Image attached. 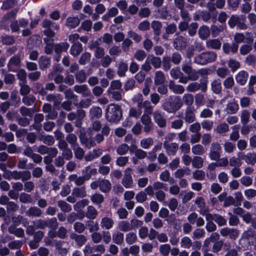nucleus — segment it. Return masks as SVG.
<instances>
[{
  "label": "nucleus",
  "mask_w": 256,
  "mask_h": 256,
  "mask_svg": "<svg viewBox=\"0 0 256 256\" xmlns=\"http://www.w3.org/2000/svg\"><path fill=\"white\" fill-rule=\"evenodd\" d=\"M154 122L160 128L166 126V120L164 117V113L160 110H156L153 114Z\"/></svg>",
  "instance_id": "1a4fd4ad"
},
{
  "label": "nucleus",
  "mask_w": 256,
  "mask_h": 256,
  "mask_svg": "<svg viewBox=\"0 0 256 256\" xmlns=\"http://www.w3.org/2000/svg\"><path fill=\"white\" fill-rule=\"evenodd\" d=\"M50 59L46 56H42L39 60L40 68L42 70H44L48 68L50 66Z\"/></svg>",
  "instance_id": "3c124183"
},
{
  "label": "nucleus",
  "mask_w": 256,
  "mask_h": 256,
  "mask_svg": "<svg viewBox=\"0 0 256 256\" xmlns=\"http://www.w3.org/2000/svg\"><path fill=\"white\" fill-rule=\"evenodd\" d=\"M42 26L46 28L44 32V34L49 38H52L55 35V33L50 29L51 27L54 28L56 30L59 28L58 25L46 19L42 22Z\"/></svg>",
  "instance_id": "423d86ee"
},
{
  "label": "nucleus",
  "mask_w": 256,
  "mask_h": 256,
  "mask_svg": "<svg viewBox=\"0 0 256 256\" xmlns=\"http://www.w3.org/2000/svg\"><path fill=\"white\" fill-rule=\"evenodd\" d=\"M106 118L110 122L120 120L122 112L119 106L114 104H110L106 110Z\"/></svg>",
  "instance_id": "f03ea898"
},
{
  "label": "nucleus",
  "mask_w": 256,
  "mask_h": 256,
  "mask_svg": "<svg viewBox=\"0 0 256 256\" xmlns=\"http://www.w3.org/2000/svg\"><path fill=\"white\" fill-rule=\"evenodd\" d=\"M89 201L87 199H83L78 202L74 206V208L76 211H78L88 204Z\"/></svg>",
  "instance_id": "338daca9"
},
{
  "label": "nucleus",
  "mask_w": 256,
  "mask_h": 256,
  "mask_svg": "<svg viewBox=\"0 0 256 256\" xmlns=\"http://www.w3.org/2000/svg\"><path fill=\"white\" fill-rule=\"evenodd\" d=\"M168 88L174 94H182L184 92V88L182 86L176 84L172 80L169 82Z\"/></svg>",
  "instance_id": "dca6fc26"
},
{
  "label": "nucleus",
  "mask_w": 256,
  "mask_h": 256,
  "mask_svg": "<svg viewBox=\"0 0 256 256\" xmlns=\"http://www.w3.org/2000/svg\"><path fill=\"white\" fill-rule=\"evenodd\" d=\"M100 40L108 46L110 45L113 42L112 36L108 33L104 34Z\"/></svg>",
  "instance_id": "e2e57ef3"
},
{
  "label": "nucleus",
  "mask_w": 256,
  "mask_h": 256,
  "mask_svg": "<svg viewBox=\"0 0 256 256\" xmlns=\"http://www.w3.org/2000/svg\"><path fill=\"white\" fill-rule=\"evenodd\" d=\"M26 214L28 216L40 217L42 214L40 209L36 206H32L26 210Z\"/></svg>",
  "instance_id": "bb28decb"
},
{
  "label": "nucleus",
  "mask_w": 256,
  "mask_h": 256,
  "mask_svg": "<svg viewBox=\"0 0 256 256\" xmlns=\"http://www.w3.org/2000/svg\"><path fill=\"white\" fill-rule=\"evenodd\" d=\"M82 51V45L80 42L73 44L70 49V54L74 56H77Z\"/></svg>",
  "instance_id": "c756f323"
},
{
  "label": "nucleus",
  "mask_w": 256,
  "mask_h": 256,
  "mask_svg": "<svg viewBox=\"0 0 256 256\" xmlns=\"http://www.w3.org/2000/svg\"><path fill=\"white\" fill-rule=\"evenodd\" d=\"M206 232L203 228H196L193 232L192 238L194 240L200 239L204 236Z\"/></svg>",
  "instance_id": "680f3d73"
},
{
  "label": "nucleus",
  "mask_w": 256,
  "mask_h": 256,
  "mask_svg": "<svg viewBox=\"0 0 256 256\" xmlns=\"http://www.w3.org/2000/svg\"><path fill=\"white\" fill-rule=\"evenodd\" d=\"M74 89L76 93L81 94L83 96H88L90 94V90L86 84L76 85Z\"/></svg>",
  "instance_id": "2eb2a0df"
},
{
  "label": "nucleus",
  "mask_w": 256,
  "mask_h": 256,
  "mask_svg": "<svg viewBox=\"0 0 256 256\" xmlns=\"http://www.w3.org/2000/svg\"><path fill=\"white\" fill-rule=\"evenodd\" d=\"M238 44L236 43H233L230 45L228 43H224L222 45V49L224 52L228 54L230 52L234 54L236 53L238 50Z\"/></svg>",
  "instance_id": "f3484780"
},
{
  "label": "nucleus",
  "mask_w": 256,
  "mask_h": 256,
  "mask_svg": "<svg viewBox=\"0 0 256 256\" xmlns=\"http://www.w3.org/2000/svg\"><path fill=\"white\" fill-rule=\"evenodd\" d=\"M91 54L88 52H85L82 54L79 60V63L82 65H84L87 64L90 59Z\"/></svg>",
  "instance_id": "69168bd1"
},
{
  "label": "nucleus",
  "mask_w": 256,
  "mask_h": 256,
  "mask_svg": "<svg viewBox=\"0 0 256 256\" xmlns=\"http://www.w3.org/2000/svg\"><path fill=\"white\" fill-rule=\"evenodd\" d=\"M224 250L226 252L224 256H238V250L230 243L226 242L224 244Z\"/></svg>",
  "instance_id": "a211bd4d"
},
{
  "label": "nucleus",
  "mask_w": 256,
  "mask_h": 256,
  "mask_svg": "<svg viewBox=\"0 0 256 256\" xmlns=\"http://www.w3.org/2000/svg\"><path fill=\"white\" fill-rule=\"evenodd\" d=\"M100 225L102 228L107 230H110L114 225V221L110 218L104 217L102 218Z\"/></svg>",
  "instance_id": "6ab92c4d"
},
{
  "label": "nucleus",
  "mask_w": 256,
  "mask_h": 256,
  "mask_svg": "<svg viewBox=\"0 0 256 256\" xmlns=\"http://www.w3.org/2000/svg\"><path fill=\"white\" fill-rule=\"evenodd\" d=\"M248 78V74L245 70L239 72L235 76L236 82L241 86H244L246 84Z\"/></svg>",
  "instance_id": "4468645a"
},
{
  "label": "nucleus",
  "mask_w": 256,
  "mask_h": 256,
  "mask_svg": "<svg viewBox=\"0 0 256 256\" xmlns=\"http://www.w3.org/2000/svg\"><path fill=\"white\" fill-rule=\"evenodd\" d=\"M220 233L223 236H229L230 238L234 239L237 238L239 234L237 230L228 228H224L221 229Z\"/></svg>",
  "instance_id": "ddd939ff"
},
{
  "label": "nucleus",
  "mask_w": 256,
  "mask_h": 256,
  "mask_svg": "<svg viewBox=\"0 0 256 256\" xmlns=\"http://www.w3.org/2000/svg\"><path fill=\"white\" fill-rule=\"evenodd\" d=\"M184 120L188 123L193 122L195 120L194 110L190 106L188 107L186 110Z\"/></svg>",
  "instance_id": "b1692460"
},
{
  "label": "nucleus",
  "mask_w": 256,
  "mask_h": 256,
  "mask_svg": "<svg viewBox=\"0 0 256 256\" xmlns=\"http://www.w3.org/2000/svg\"><path fill=\"white\" fill-rule=\"evenodd\" d=\"M151 64L156 68H160L162 65V60L160 58L149 56L148 57Z\"/></svg>",
  "instance_id": "603ef678"
},
{
  "label": "nucleus",
  "mask_w": 256,
  "mask_h": 256,
  "mask_svg": "<svg viewBox=\"0 0 256 256\" xmlns=\"http://www.w3.org/2000/svg\"><path fill=\"white\" fill-rule=\"evenodd\" d=\"M229 126L226 122H223L218 124L214 131L218 134H224L229 131Z\"/></svg>",
  "instance_id": "c9c22d12"
},
{
  "label": "nucleus",
  "mask_w": 256,
  "mask_h": 256,
  "mask_svg": "<svg viewBox=\"0 0 256 256\" xmlns=\"http://www.w3.org/2000/svg\"><path fill=\"white\" fill-rule=\"evenodd\" d=\"M162 27V23L158 21L154 20L152 22V28L154 34L157 36L160 34Z\"/></svg>",
  "instance_id": "0e129e2a"
},
{
  "label": "nucleus",
  "mask_w": 256,
  "mask_h": 256,
  "mask_svg": "<svg viewBox=\"0 0 256 256\" xmlns=\"http://www.w3.org/2000/svg\"><path fill=\"white\" fill-rule=\"evenodd\" d=\"M246 18L245 16L240 15L236 16L232 15L228 20V23L232 28L237 26L240 29L244 30L248 28L246 24Z\"/></svg>",
  "instance_id": "7ed1b4c3"
},
{
  "label": "nucleus",
  "mask_w": 256,
  "mask_h": 256,
  "mask_svg": "<svg viewBox=\"0 0 256 256\" xmlns=\"http://www.w3.org/2000/svg\"><path fill=\"white\" fill-rule=\"evenodd\" d=\"M164 147L166 150V152L169 156H174L178 148V145L176 142L168 144V142H164Z\"/></svg>",
  "instance_id": "9b49d317"
},
{
  "label": "nucleus",
  "mask_w": 256,
  "mask_h": 256,
  "mask_svg": "<svg viewBox=\"0 0 256 256\" xmlns=\"http://www.w3.org/2000/svg\"><path fill=\"white\" fill-rule=\"evenodd\" d=\"M140 120L144 126V130L146 133L149 132L153 126V123L150 116L146 114H144L141 117Z\"/></svg>",
  "instance_id": "6e6552de"
},
{
  "label": "nucleus",
  "mask_w": 256,
  "mask_h": 256,
  "mask_svg": "<svg viewBox=\"0 0 256 256\" xmlns=\"http://www.w3.org/2000/svg\"><path fill=\"white\" fill-rule=\"evenodd\" d=\"M112 238L114 243L116 244L120 245L124 242V234L120 231H116L113 232Z\"/></svg>",
  "instance_id": "393cba45"
},
{
  "label": "nucleus",
  "mask_w": 256,
  "mask_h": 256,
  "mask_svg": "<svg viewBox=\"0 0 256 256\" xmlns=\"http://www.w3.org/2000/svg\"><path fill=\"white\" fill-rule=\"evenodd\" d=\"M166 81V78L164 73L160 70L156 72L154 78V82L156 85H162Z\"/></svg>",
  "instance_id": "412c9836"
},
{
  "label": "nucleus",
  "mask_w": 256,
  "mask_h": 256,
  "mask_svg": "<svg viewBox=\"0 0 256 256\" xmlns=\"http://www.w3.org/2000/svg\"><path fill=\"white\" fill-rule=\"evenodd\" d=\"M182 106V102L179 97H176L173 100L169 98L168 101L164 104V109L168 112H174Z\"/></svg>",
  "instance_id": "20e7f679"
},
{
  "label": "nucleus",
  "mask_w": 256,
  "mask_h": 256,
  "mask_svg": "<svg viewBox=\"0 0 256 256\" xmlns=\"http://www.w3.org/2000/svg\"><path fill=\"white\" fill-rule=\"evenodd\" d=\"M194 203L197 206L198 208L200 209V214H201V212L202 211L205 210L207 208H208L206 206L204 199L202 196L197 197L195 199Z\"/></svg>",
  "instance_id": "7c9ffc66"
},
{
  "label": "nucleus",
  "mask_w": 256,
  "mask_h": 256,
  "mask_svg": "<svg viewBox=\"0 0 256 256\" xmlns=\"http://www.w3.org/2000/svg\"><path fill=\"white\" fill-rule=\"evenodd\" d=\"M201 84L198 82H192L186 87V90L188 92H194L200 90Z\"/></svg>",
  "instance_id": "6e6d98bb"
},
{
  "label": "nucleus",
  "mask_w": 256,
  "mask_h": 256,
  "mask_svg": "<svg viewBox=\"0 0 256 256\" xmlns=\"http://www.w3.org/2000/svg\"><path fill=\"white\" fill-rule=\"evenodd\" d=\"M205 172L202 170H196L192 173V178L198 180H202L205 178Z\"/></svg>",
  "instance_id": "052dcab7"
},
{
  "label": "nucleus",
  "mask_w": 256,
  "mask_h": 256,
  "mask_svg": "<svg viewBox=\"0 0 256 256\" xmlns=\"http://www.w3.org/2000/svg\"><path fill=\"white\" fill-rule=\"evenodd\" d=\"M224 26L222 25L218 26L216 25H212L210 27V30L212 36L216 37L220 34V32L224 30Z\"/></svg>",
  "instance_id": "bf43d9fd"
},
{
  "label": "nucleus",
  "mask_w": 256,
  "mask_h": 256,
  "mask_svg": "<svg viewBox=\"0 0 256 256\" xmlns=\"http://www.w3.org/2000/svg\"><path fill=\"white\" fill-rule=\"evenodd\" d=\"M192 152L196 155H202L205 153L206 150L202 146L197 144L192 146Z\"/></svg>",
  "instance_id": "864d4df0"
},
{
  "label": "nucleus",
  "mask_w": 256,
  "mask_h": 256,
  "mask_svg": "<svg viewBox=\"0 0 256 256\" xmlns=\"http://www.w3.org/2000/svg\"><path fill=\"white\" fill-rule=\"evenodd\" d=\"M154 144L153 139L151 138H144L140 142V146L144 149H148Z\"/></svg>",
  "instance_id": "c03bdc74"
},
{
  "label": "nucleus",
  "mask_w": 256,
  "mask_h": 256,
  "mask_svg": "<svg viewBox=\"0 0 256 256\" xmlns=\"http://www.w3.org/2000/svg\"><path fill=\"white\" fill-rule=\"evenodd\" d=\"M222 150L220 144L218 142H213L211 144L209 156L212 160H217L220 156V152Z\"/></svg>",
  "instance_id": "39448f33"
},
{
  "label": "nucleus",
  "mask_w": 256,
  "mask_h": 256,
  "mask_svg": "<svg viewBox=\"0 0 256 256\" xmlns=\"http://www.w3.org/2000/svg\"><path fill=\"white\" fill-rule=\"evenodd\" d=\"M8 232L14 234L18 238L24 236V230L22 228H16L14 226L11 225L8 228Z\"/></svg>",
  "instance_id": "a878e982"
},
{
  "label": "nucleus",
  "mask_w": 256,
  "mask_h": 256,
  "mask_svg": "<svg viewBox=\"0 0 256 256\" xmlns=\"http://www.w3.org/2000/svg\"><path fill=\"white\" fill-rule=\"evenodd\" d=\"M107 93L108 95H111L112 98L116 101L122 99V90L107 92Z\"/></svg>",
  "instance_id": "5fc2aeb1"
},
{
  "label": "nucleus",
  "mask_w": 256,
  "mask_h": 256,
  "mask_svg": "<svg viewBox=\"0 0 256 256\" xmlns=\"http://www.w3.org/2000/svg\"><path fill=\"white\" fill-rule=\"evenodd\" d=\"M128 64L124 62H121L118 64L117 74L120 77L124 76L128 70Z\"/></svg>",
  "instance_id": "79ce46f5"
},
{
  "label": "nucleus",
  "mask_w": 256,
  "mask_h": 256,
  "mask_svg": "<svg viewBox=\"0 0 256 256\" xmlns=\"http://www.w3.org/2000/svg\"><path fill=\"white\" fill-rule=\"evenodd\" d=\"M160 178L164 182H168L170 184L175 182L174 180L172 178H170V172L168 170L163 171L160 174Z\"/></svg>",
  "instance_id": "473e14b6"
},
{
  "label": "nucleus",
  "mask_w": 256,
  "mask_h": 256,
  "mask_svg": "<svg viewBox=\"0 0 256 256\" xmlns=\"http://www.w3.org/2000/svg\"><path fill=\"white\" fill-rule=\"evenodd\" d=\"M142 108H136L134 107L130 108L128 112V116L130 117L138 119L140 118L142 114Z\"/></svg>",
  "instance_id": "a19ab883"
},
{
  "label": "nucleus",
  "mask_w": 256,
  "mask_h": 256,
  "mask_svg": "<svg viewBox=\"0 0 256 256\" xmlns=\"http://www.w3.org/2000/svg\"><path fill=\"white\" fill-rule=\"evenodd\" d=\"M20 62V60L19 56H14L12 57L9 60V62L8 64V66L9 70L10 71H14V68L18 66Z\"/></svg>",
  "instance_id": "c85d7f7f"
},
{
  "label": "nucleus",
  "mask_w": 256,
  "mask_h": 256,
  "mask_svg": "<svg viewBox=\"0 0 256 256\" xmlns=\"http://www.w3.org/2000/svg\"><path fill=\"white\" fill-rule=\"evenodd\" d=\"M102 114V110L99 107H93L90 108V118H98L101 117Z\"/></svg>",
  "instance_id": "e433bc0d"
},
{
  "label": "nucleus",
  "mask_w": 256,
  "mask_h": 256,
  "mask_svg": "<svg viewBox=\"0 0 256 256\" xmlns=\"http://www.w3.org/2000/svg\"><path fill=\"white\" fill-rule=\"evenodd\" d=\"M69 44L66 42H61L55 45L54 50L56 54H60L67 50Z\"/></svg>",
  "instance_id": "37998d69"
},
{
  "label": "nucleus",
  "mask_w": 256,
  "mask_h": 256,
  "mask_svg": "<svg viewBox=\"0 0 256 256\" xmlns=\"http://www.w3.org/2000/svg\"><path fill=\"white\" fill-rule=\"evenodd\" d=\"M122 83L119 80H114L110 82V86L108 88L107 92L112 90H120L122 89Z\"/></svg>",
  "instance_id": "49530a36"
},
{
  "label": "nucleus",
  "mask_w": 256,
  "mask_h": 256,
  "mask_svg": "<svg viewBox=\"0 0 256 256\" xmlns=\"http://www.w3.org/2000/svg\"><path fill=\"white\" fill-rule=\"evenodd\" d=\"M70 238L74 240L76 244L81 246L86 242V238L84 235H78L75 233H72L70 235Z\"/></svg>",
  "instance_id": "cd10ccee"
},
{
  "label": "nucleus",
  "mask_w": 256,
  "mask_h": 256,
  "mask_svg": "<svg viewBox=\"0 0 256 256\" xmlns=\"http://www.w3.org/2000/svg\"><path fill=\"white\" fill-rule=\"evenodd\" d=\"M97 215L98 212L93 206H90L87 208V211L86 214V218L90 219H94Z\"/></svg>",
  "instance_id": "8fccbe9b"
},
{
  "label": "nucleus",
  "mask_w": 256,
  "mask_h": 256,
  "mask_svg": "<svg viewBox=\"0 0 256 256\" xmlns=\"http://www.w3.org/2000/svg\"><path fill=\"white\" fill-rule=\"evenodd\" d=\"M238 104L235 102H230L226 106V112L228 114H234L238 110Z\"/></svg>",
  "instance_id": "4c0bfd02"
},
{
  "label": "nucleus",
  "mask_w": 256,
  "mask_h": 256,
  "mask_svg": "<svg viewBox=\"0 0 256 256\" xmlns=\"http://www.w3.org/2000/svg\"><path fill=\"white\" fill-rule=\"evenodd\" d=\"M216 58L217 54L216 52L208 51L202 52L196 56L194 59V62L197 64L204 65L215 61Z\"/></svg>",
  "instance_id": "f257e3e1"
},
{
  "label": "nucleus",
  "mask_w": 256,
  "mask_h": 256,
  "mask_svg": "<svg viewBox=\"0 0 256 256\" xmlns=\"http://www.w3.org/2000/svg\"><path fill=\"white\" fill-rule=\"evenodd\" d=\"M204 159L199 156H194L192 160V166L194 168H200L204 166Z\"/></svg>",
  "instance_id": "ea45409f"
},
{
  "label": "nucleus",
  "mask_w": 256,
  "mask_h": 256,
  "mask_svg": "<svg viewBox=\"0 0 256 256\" xmlns=\"http://www.w3.org/2000/svg\"><path fill=\"white\" fill-rule=\"evenodd\" d=\"M132 169L128 168L124 172L122 184L126 188H130L133 187L134 182L132 176Z\"/></svg>",
  "instance_id": "0eeeda50"
},
{
  "label": "nucleus",
  "mask_w": 256,
  "mask_h": 256,
  "mask_svg": "<svg viewBox=\"0 0 256 256\" xmlns=\"http://www.w3.org/2000/svg\"><path fill=\"white\" fill-rule=\"evenodd\" d=\"M180 244L181 248L185 249H188L192 246V242L189 237L185 236L181 238Z\"/></svg>",
  "instance_id": "58836bf2"
},
{
  "label": "nucleus",
  "mask_w": 256,
  "mask_h": 256,
  "mask_svg": "<svg viewBox=\"0 0 256 256\" xmlns=\"http://www.w3.org/2000/svg\"><path fill=\"white\" fill-rule=\"evenodd\" d=\"M72 194L78 198H83L86 196V192L84 186L74 188L72 190Z\"/></svg>",
  "instance_id": "f704fd0d"
},
{
  "label": "nucleus",
  "mask_w": 256,
  "mask_h": 256,
  "mask_svg": "<svg viewBox=\"0 0 256 256\" xmlns=\"http://www.w3.org/2000/svg\"><path fill=\"white\" fill-rule=\"evenodd\" d=\"M242 155L240 157L248 164L254 165L256 162V154L254 152H248L246 154H242Z\"/></svg>",
  "instance_id": "aec40b11"
},
{
  "label": "nucleus",
  "mask_w": 256,
  "mask_h": 256,
  "mask_svg": "<svg viewBox=\"0 0 256 256\" xmlns=\"http://www.w3.org/2000/svg\"><path fill=\"white\" fill-rule=\"evenodd\" d=\"M137 239L136 234L134 232H129L126 236V242L129 245L135 243Z\"/></svg>",
  "instance_id": "09e8293b"
},
{
  "label": "nucleus",
  "mask_w": 256,
  "mask_h": 256,
  "mask_svg": "<svg viewBox=\"0 0 256 256\" xmlns=\"http://www.w3.org/2000/svg\"><path fill=\"white\" fill-rule=\"evenodd\" d=\"M212 90L215 94H218L222 91V86L219 80H214L211 84Z\"/></svg>",
  "instance_id": "de8ad7c7"
},
{
  "label": "nucleus",
  "mask_w": 256,
  "mask_h": 256,
  "mask_svg": "<svg viewBox=\"0 0 256 256\" xmlns=\"http://www.w3.org/2000/svg\"><path fill=\"white\" fill-rule=\"evenodd\" d=\"M118 228L122 232H128L133 229V226L128 221H120L118 222Z\"/></svg>",
  "instance_id": "2f4dec72"
},
{
  "label": "nucleus",
  "mask_w": 256,
  "mask_h": 256,
  "mask_svg": "<svg viewBox=\"0 0 256 256\" xmlns=\"http://www.w3.org/2000/svg\"><path fill=\"white\" fill-rule=\"evenodd\" d=\"M210 31L208 26H202L198 30V35L202 40L206 39L210 36Z\"/></svg>",
  "instance_id": "72a5a7b5"
},
{
  "label": "nucleus",
  "mask_w": 256,
  "mask_h": 256,
  "mask_svg": "<svg viewBox=\"0 0 256 256\" xmlns=\"http://www.w3.org/2000/svg\"><path fill=\"white\" fill-rule=\"evenodd\" d=\"M102 154V149L94 148L85 156L84 159L86 162H91L100 157Z\"/></svg>",
  "instance_id": "f8f14e48"
},
{
  "label": "nucleus",
  "mask_w": 256,
  "mask_h": 256,
  "mask_svg": "<svg viewBox=\"0 0 256 256\" xmlns=\"http://www.w3.org/2000/svg\"><path fill=\"white\" fill-rule=\"evenodd\" d=\"M222 44L218 39H210L206 42V46L208 48L214 50H219Z\"/></svg>",
  "instance_id": "5701e85b"
},
{
  "label": "nucleus",
  "mask_w": 256,
  "mask_h": 256,
  "mask_svg": "<svg viewBox=\"0 0 256 256\" xmlns=\"http://www.w3.org/2000/svg\"><path fill=\"white\" fill-rule=\"evenodd\" d=\"M90 200L94 204H100L104 202V198L102 194L96 193L92 196Z\"/></svg>",
  "instance_id": "4d7b16f0"
},
{
  "label": "nucleus",
  "mask_w": 256,
  "mask_h": 256,
  "mask_svg": "<svg viewBox=\"0 0 256 256\" xmlns=\"http://www.w3.org/2000/svg\"><path fill=\"white\" fill-rule=\"evenodd\" d=\"M58 206L60 210L64 212H68L72 210L71 206L64 200L58 201Z\"/></svg>",
  "instance_id": "13d9d810"
},
{
  "label": "nucleus",
  "mask_w": 256,
  "mask_h": 256,
  "mask_svg": "<svg viewBox=\"0 0 256 256\" xmlns=\"http://www.w3.org/2000/svg\"><path fill=\"white\" fill-rule=\"evenodd\" d=\"M100 180V190L104 193L108 192L112 187L110 182L106 179L99 180Z\"/></svg>",
  "instance_id": "4be33fe9"
},
{
  "label": "nucleus",
  "mask_w": 256,
  "mask_h": 256,
  "mask_svg": "<svg viewBox=\"0 0 256 256\" xmlns=\"http://www.w3.org/2000/svg\"><path fill=\"white\" fill-rule=\"evenodd\" d=\"M173 46L178 50L184 49L186 46V39L182 36H178L174 40Z\"/></svg>",
  "instance_id": "9d476101"
},
{
  "label": "nucleus",
  "mask_w": 256,
  "mask_h": 256,
  "mask_svg": "<svg viewBox=\"0 0 256 256\" xmlns=\"http://www.w3.org/2000/svg\"><path fill=\"white\" fill-rule=\"evenodd\" d=\"M80 24L78 18L70 17L66 19V26L72 28L76 27Z\"/></svg>",
  "instance_id": "a18cd8bd"
},
{
  "label": "nucleus",
  "mask_w": 256,
  "mask_h": 256,
  "mask_svg": "<svg viewBox=\"0 0 256 256\" xmlns=\"http://www.w3.org/2000/svg\"><path fill=\"white\" fill-rule=\"evenodd\" d=\"M159 250L162 256H167L170 252V246L169 244H162L160 246Z\"/></svg>",
  "instance_id": "774afa93"
}]
</instances>
